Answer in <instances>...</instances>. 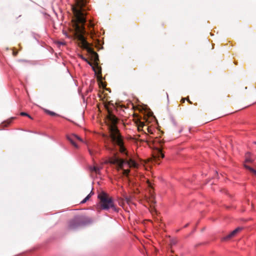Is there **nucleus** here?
I'll use <instances>...</instances> for the list:
<instances>
[{
  "mask_svg": "<svg viewBox=\"0 0 256 256\" xmlns=\"http://www.w3.org/2000/svg\"><path fill=\"white\" fill-rule=\"evenodd\" d=\"M48 112L51 116H54L56 114L54 112Z\"/></svg>",
  "mask_w": 256,
  "mask_h": 256,
  "instance_id": "17",
  "label": "nucleus"
},
{
  "mask_svg": "<svg viewBox=\"0 0 256 256\" xmlns=\"http://www.w3.org/2000/svg\"><path fill=\"white\" fill-rule=\"evenodd\" d=\"M146 199H147L148 202L150 204L151 206H153V205L155 204V203H156L155 197H154V194H152V189H150V196H149L148 198L146 196Z\"/></svg>",
  "mask_w": 256,
  "mask_h": 256,
  "instance_id": "9",
  "label": "nucleus"
},
{
  "mask_svg": "<svg viewBox=\"0 0 256 256\" xmlns=\"http://www.w3.org/2000/svg\"><path fill=\"white\" fill-rule=\"evenodd\" d=\"M107 122L109 131L108 137L112 146H109L108 143L105 142L106 149L110 151H112L115 149L122 156V158H117L114 160H132L130 158V154L127 150L124 138L121 135L116 126L117 122L116 118L113 114H109L107 118Z\"/></svg>",
  "mask_w": 256,
  "mask_h": 256,
  "instance_id": "2",
  "label": "nucleus"
},
{
  "mask_svg": "<svg viewBox=\"0 0 256 256\" xmlns=\"http://www.w3.org/2000/svg\"><path fill=\"white\" fill-rule=\"evenodd\" d=\"M148 186L150 187H151V183L148 180Z\"/></svg>",
  "mask_w": 256,
  "mask_h": 256,
  "instance_id": "19",
  "label": "nucleus"
},
{
  "mask_svg": "<svg viewBox=\"0 0 256 256\" xmlns=\"http://www.w3.org/2000/svg\"><path fill=\"white\" fill-rule=\"evenodd\" d=\"M98 198L100 200L98 204L100 209L104 210L112 209L114 211H118L114 199L108 194L104 192H101L98 195Z\"/></svg>",
  "mask_w": 256,
  "mask_h": 256,
  "instance_id": "3",
  "label": "nucleus"
},
{
  "mask_svg": "<svg viewBox=\"0 0 256 256\" xmlns=\"http://www.w3.org/2000/svg\"><path fill=\"white\" fill-rule=\"evenodd\" d=\"M63 34L67 38H70V36L65 30L62 31Z\"/></svg>",
  "mask_w": 256,
  "mask_h": 256,
  "instance_id": "16",
  "label": "nucleus"
},
{
  "mask_svg": "<svg viewBox=\"0 0 256 256\" xmlns=\"http://www.w3.org/2000/svg\"><path fill=\"white\" fill-rule=\"evenodd\" d=\"M60 44H64V42H60Z\"/></svg>",
  "mask_w": 256,
  "mask_h": 256,
  "instance_id": "20",
  "label": "nucleus"
},
{
  "mask_svg": "<svg viewBox=\"0 0 256 256\" xmlns=\"http://www.w3.org/2000/svg\"><path fill=\"white\" fill-rule=\"evenodd\" d=\"M88 168L90 172H94L96 174H99L102 167L101 166H98L96 164H94V166H89Z\"/></svg>",
  "mask_w": 256,
  "mask_h": 256,
  "instance_id": "8",
  "label": "nucleus"
},
{
  "mask_svg": "<svg viewBox=\"0 0 256 256\" xmlns=\"http://www.w3.org/2000/svg\"><path fill=\"white\" fill-rule=\"evenodd\" d=\"M110 162H115L116 161H110ZM120 162L119 165L120 168L123 170V174L124 175L128 176L130 170L128 169H126L125 167L128 168H138V164L137 162L138 161H118Z\"/></svg>",
  "mask_w": 256,
  "mask_h": 256,
  "instance_id": "4",
  "label": "nucleus"
},
{
  "mask_svg": "<svg viewBox=\"0 0 256 256\" xmlns=\"http://www.w3.org/2000/svg\"><path fill=\"white\" fill-rule=\"evenodd\" d=\"M20 116H27L28 118H32L31 116L29 114H28L27 113H26L24 112H20Z\"/></svg>",
  "mask_w": 256,
  "mask_h": 256,
  "instance_id": "15",
  "label": "nucleus"
},
{
  "mask_svg": "<svg viewBox=\"0 0 256 256\" xmlns=\"http://www.w3.org/2000/svg\"><path fill=\"white\" fill-rule=\"evenodd\" d=\"M148 132L149 133H150V134H152V129H151V128H148Z\"/></svg>",
  "mask_w": 256,
  "mask_h": 256,
  "instance_id": "18",
  "label": "nucleus"
},
{
  "mask_svg": "<svg viewBox=\"0 0 256 256\" xmlns=\"http://www.w3.org/2000/svg\"><path fill=\"white\" fill-rule=\"evenodd\" d=\"M91 196H90V194H88L81 202L80 203L81 204H84L85 203L87 200H89V198H90V197Z\"/></svg>",
  "mask_w": 256,
  "mask_h": 256,
  "instance_id": "13",
  "label": "nucleus"
},
{
  "mask_svg": "<svg viewBox=\"0 0 256 256\" xmlns=\"http://www.w3.org/2000/svg\"><path fill=\"white\" fill-rule=\"evenodd\" d=\"M152 141L156 145L155 146H156L157 148L156 152V154H155L156 156L158 157V158H164V154H163L162 152L156 146V144L160 142V139L158 138H156L154 140H152Z\"/></svg>",
  "mask_w": 256,
  "mask_h": 256,
  "instance_id": "6",
  "label": "nucleus"
},
{
  "mask_svg": "<svg viewBox=\"0 0 256 256\" xmlns=\"http://www.w3.org/2000/svg\"><path fill=\"white\" fill-rule=\"evenodd\" d=\"M242 230V228H238L229 234L222 238V240H226L230 239L232 237L234 236L238 232Z\"/></svg>",
  "mask_w": 256,
  "mask_h": 256,
  "instance_id": "7",
  "label": "nucleus"
},
{
  "mask_svg": "<svg viewBox=\"0 0 256 256\" xmlns=\"http://www.w3.org/2000/svg\"><path fill=\"white\" fill-rule=\"evenodd\" d=\"M78 226V224L74 220L71 221L69 224V228L70 229H73L76 228Z\"/></svg>",
  "mask_w": 256,
  "mask_h": 256,
  "instance_id": "11",
  "label": "nucleus"
},
{
  "mask_svg": "<svg viewBox=\"0 0 256 256\" xmlns=\"http://www.w3.org/2000/svg\"><path fill=\"white\" fill-rule=\"evenodd\" d=\"M68 139L70 141L71 144L76 148H78V146L77 144V141H79L80 142H82V139L79 137L78 136L72 134L69 136H68Z\"/></svg>",
  "mask_w": 256,
  "mask_h": 256,
  "instance_id": "5",
  "label": "nucleus"
},
{
  "mask_svg": "<svg viewBox=\"0 0 256 256\" xmlns=\"http://www.w3.org/2000/svg\"><path fill=\"white\" fill-rule=\"evenodd\" d=\"M246 158L245 160H252L254 158L253 155L249 152H248L246 154Z\"/></svg>",
  "mask_w": 256,
  "mask_h": 256,
  "instance_id": "12",
  "label": "nucleus"
},
{
  "mask_svg": "<svg viewBox=\"0 0 256 256\" xmlns=\"http://www.w3.org/2000/svg\"><path fill=\"white\" fill-rule=\"evenodd\" d=\"M94 70L95 72L96 73H98V74H101V70L99 69V68L98 67L97 68H94Z\"/></svg>",
  "mask_w": 256,
  "mask_h": 256,
  "instance_id": "14",
  "label": "nucleus"
},
{
  "mask_svg": "<svg viewBox=\"0 0 256 256\" xmlns=\"http://www.w3.org/2000/svg\"><path fill=\"white\" fill-rule=\"evenodd\" d=\"M182 100L183 102H184V100Z\"/></svg>",
  "mask_w": 256,
  "mask_h": 256,
  "instance_id": "21",
  "label": "nucleus"
},
{
  "mask_svg": "<svg viewBox=\"0 0 256 256\" xmlns=\"http://www.w3.org/2000/svg\"><path fill=\"white\" fill-rule=\"evenodd\" d=\"M86 3L87 0H76L75 4L72 6V12L76 18V20L72 22L73 34L79 41L81 47L86 49L88 52H93L94 55H96V53L92 52L84 36L85 34L84 25L86 14Z\"/></svg>",
  "mask_w": 256,
  "mask_h": 256,
  "instance_id": "1",
  "label": "nucleus"
},
{
  "mask_svg": "<svg viewBox=\"0 0 256 256\" xmlns=\"http://www.w3.org/2000/svg\"><path fill=\"white\" fill-rule=\"evenodd\" d=\"M244 166L245 168L250 170V172L254 176H256V170H254L253 168L248 166L246 164H244Z\"/></svg>",
  "mask_w": 256,
  "mask_h": 256,
  "instance_id": "10",
  "label": "nucleus"
}]
</instances>
